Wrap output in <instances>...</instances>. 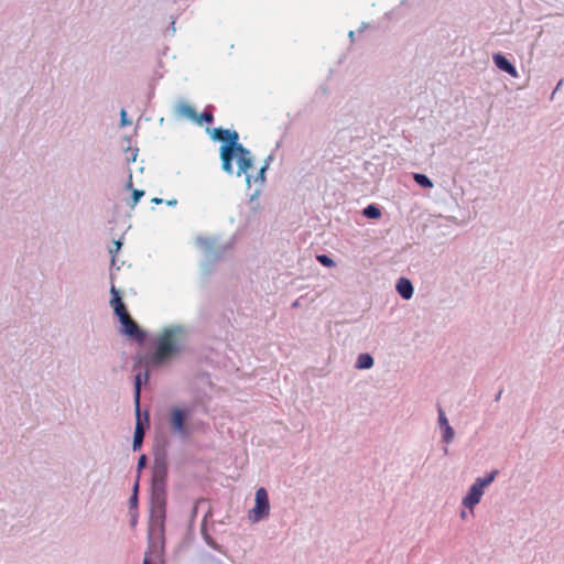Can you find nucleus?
I'll list each match as a JSON object with an SVG mask.
<instances>
[{
    "label": "nucleus",
    "instance_id": "19",
    "mask_svg": "<svg viewBox=\"0 0 564 564\" xmlns=\"http://www.w3.org/2000/svg\"><path fill=\"white\" fill-rule=\"evenodd\" d=\"M316 259L324 267H327V268L335 267V261L332 258H329L328 256H326V254H318L316 257Z\"/></svg>",
    "mask_w": 564,
    "mask_h": 564
},
{
    "label": "nucleus",
    "instance_id": "31",
    "mask_svg": "<svg viewBox=\"0 0 564 564\" xmlns=\"http://www.w3.org/2000/svg\"><path fill=\"white\" fill-rule=\"evenodd\" d=\"M166 204L169 206H175L177 204V200L176 199H171V200H167Z\"/></svg>",
    "mask_w": 564,
    "mask_h": 564
},
{
    "label": "nucleus",
    "instance_id": "1",
    "mask_svg": "<svg viewBox=\"0 0 564 564\" xmlns=\"http://www.w3.org/2000/svg\"><path fill=\"white\" fill-rule=\"evenodd\" d=\"M212 138L221 140L226 143L220 147V159L223 170L229 174H234L232 160L237 161V176L246 175V183L251 187V175L248 170L253 164L251 152L238 142L239 135L235 130L216 128L213 130Z\"/></svg>",
    "mask_w": 564,
    "mask_h": 564
},
{
    "label": "nucleus",
    "instance_id": "17",
    "mask_svg": "<svg viewBox=\"0 0 564 564\" xmlns=\"http://www.w3.org/2000/svg\"><path fill=\"white\" fill-rule=\"evenodd\" d=\"M111 293L113 295L112 300H111V305L112 307H119L121 308V306L123 305V302L119 295V292L117 291V289L112 285L111 286Z\"/></svg>",
    "mask_w": 564,
    "mask_h": 564
},
{
    "label": "nucleus",
    "instance_id": "29",
    "mask_svg": "<svg viewBox=\"0 0 564 564\" xmlns=\"http://www.w3.org/2000/svg\"><path fill=\"white\" fill-rule=\"evenodd\" d=\"M145 460H147V458H145V456H144V455H142V456L139 458V462H138V467H139V469L144 467V465H145Z\"/></svg>",
    "mask_w": 564,
    "mask_h": 564
},
{
    "label": "nucleus",
    "instance_id": "23",
    "mask_svg": "<svg viewBox=\"0 0 564 564\" xmlns=\"http://www.w3.org/2000/svg\"><path fill=\"white\" fill-rule=\"evenodd\" d=\"M137 155H138V150L137 149H128L127 150V155H126L127 162L128 163L134 162L135 159H137Z\"/></svg>",
    "mask_w": 564,
    "mask_h": 564
},
{
    "label": "nucleus",
    "instance_id": "14",
    "mask_svg": "<svg viewBox=\"0 0 564 564\" xmlns=\"http://www.w3.org/2000/svg\"><path fill=\"white\" fill-rule=\"evenodd\" d=\"M144 437V431L140 423L137 424L133 436V451L140 449Z\"/></svg>",
    "mask_w": 564,
    "mask_h": 564
},
{
    "label": "nucleus",
    "instance_id": "15",
    "mask_svg": "<svg viewBox=\"0 0 564 564\" xmlns=\"http://www.w3.org/2000/svg\"><path fill=\"white\" fill-rule=\"evenodd\" d=\"M413 178L423 188L433 187V182L425 174L414 173Z\"/></svg>",
    "mask_w": 564,
    "mask_h": 564
},
{
    "label": "nucleus",
    "instance_id": "8",
    "mask_svg": "<svg viewBox=\"0 0 564 564\" xmlns=\"http://www.w3.org/2000/svg\"><path fill=\"white\" fill-rule=\"evenodd\" d=\"M121 323V332L127 335L128 337L135 339L138 341L144 340V333L139 328L137 323L130 317H124Z\"/></svg>",
    "mask_w": 564,
    "mask_h": 564
},
{
    "label": "nucleus",
    "instance_id": "27",
    "mask_svg": "<svg viewBox=\"0 0 564 564\" xmlns=\"http://www.w3.org/2000/svg\"><path fill=\"white\" fill-rule=\"evenodd\" d=\"M121 248V242L120 241H113V248H110L109 251L110 253H115V252H118Z\"/></svg>",
    "mask_w": 564,
    "mask_h": 564
},
{
    "label": "nucleus",
    "instance_id": "4",
    "mask_svg": "<svg viewBox=\"0 0 564 564\" xmlns=\"http://www.w3.org/2000/svg\"><path fill=\"white\" fill-rule=\"evenodd\" d=\"M193 411L194 405L189 404H176L169 409L167 424L170 431L180 440H188L202 425L199 421H192Z\"/></svg>",
    "mask_w": 564,
    "mask_h": 564
},
{
    "label": "nucleus",
    "instance_id": "25",
    "mask_svg": "<svg viewBox=\"0 0 564 564\" xmlns=\"http://www.w3.org/2000/svg\"><path fill=\"white\" fill-rule=\"evenodd\" d=\"M205 541H206V543H207L210 547H213L214 550H216V551H218V552L223 553L221 546H220V545H218V544H217V543H216V542H215L210 536L206 535V536H205Z\"/></svg>",
    "mask_w": 564,
    "mask_h": 564
},
{
    "label": "nucleus",
    "instance_id": "2",
    "mask_svg": "<svg viewBox=\"0 0 564 564\" xmlns=\"http://www.w3.org/2000/svg\"><path fill=\"white\" fill-rule=\"evenodd\" d=\"M187 341V332L182 326H171L155 339V350L150 357V364L160 366L180 352Z\"/></svg>",
    "mask_w": 564,
    "mask_h": 564
},
{
    "label": "nucleus",
    "instance_id": "12",
    "mask_svg": "<svg viewBox=\"0 0 564 564\" xmlns=\"http://www.w3.org/2000/svg\"><path fill=\"white\" fill-rule=\"evenodd\" d=\"M149 380V373L145 370L144 372H138L134 378V400L137 406H139L140 402V391H141V384L147 383Z\"/></svg>",
    "mask_w": 564,
    "mask_h": 564
},
{
    "label": "nucleus",
    "instance_id": "5",
    "mask_svg": "<svg viewBox=\"0 0 564 564\" xmlns=\"http://www.w3.org/2000/svg\"><path fill=\"white\" fill-rule=\"evenodd\" d=\"M498 474L499 471L494 469L482 477L475 478L466 495L462 498V507L467 509L470 516H474L476 506L480 503L486 490L495 481Z\"/></svg>",
    "mask_w": 564,
    "mask_h": 564
},
{
    "label": "nucleus",
    "instance_id": "33",
    "mask_svg": "<svg viewBox=\"0 0 564 564\" xmlns=\"http://www.w3.org/2000/svg\"><path fill=\"white\" fill-rule=\"evenodd\" d=\"M152 202L154 204H161L163 200L161 198L155 197V198L152 199Z\"/></svg>",
    "mask_w": 564,
    "mask_h": 564
},
{
    "label": "nucleus",
    "instance_id": "3",
    "mask_svg": "<svg viewBox=\"0 0 564 564\" xmlns=\"http://www.w3.org/2000/svg\"><path fill=\"white\" fill-rule=\"evenodd\" d=\"M165 518L164 501L156 498L152 508V519L149 529V546L145 552L143 564L163 563V528Z\"/></svg>",
    "mask_w": 564,
    "mask_h": 564
},
{
    "label": "nucleus",
    "instance_id": "10",
    "mask_svg": "<svg viewBox=\"0 0 564 564\" xmlns=\"http://www.w3.org/2000/svg\"><path fill=\"white\" fill-rule=\"evenodd\" d=\"M271 160H272V156L271 155L268 156V159L265 160L264 165L259 170L258 174L254 177L251 176V184L253 183V184H258L259 185V188H257L251 194V196H250V200L251 202L256 200L259 197V195H260L261 187H262V185L265 182V172H267V170L269 167V164H270Z\"/></svg>",
    "mask_w": 564,
    "mask_h": 564
},
{
    "label": "nucleus",
    "instance_id": "9",
    "mask_svg": "<svg viewBox=\"0 0 564 564\" xmlns=\"http://www.w3.org/2000/svg\"><path fill=\"white\" fill-rule=\"evenodd\" d=\"M492 61L497 68L509 74L513 78L519 77V73L517 68L503 56L501 53H495L492 55Z\"/></svg>",
    "mask_w": 564,
    "mask_h": 564
},
{
    "label": "nucleus",
    "instance_id": "35",
    "mask_svg": "<svg viewBox=\"0 0 564 564\" xmlns=\"http://www.w3.org/2000/svg\"><path fill=\"white\" fill-rule=\"evenodd\" d=\"M132 177V175L130 174V178ZM132 186V181L130 180L129 183H128V187L130 188Z\"/></svg>",
    "mask_w": 564,
    "mask_h": 564
},
{
    "label": "nucleus",
    "instance_id": "32",
    "mask_svg": "<svg viewBox=\"0 0 564 564\" xmlns=\"http://www.w3.org/2000/svg\"><path fill=\"white\" fill-rule=\"evenodd\" d=\"M368 28H369V25H368V24H366V23H364V24L361 25V28L359 29V31H358V32H359V33H362V32H364V30H366V29H368Z\"/></svg>",
    "mask_w": 564,
    "mask_h": 564
},
{
    "label": "nucleus",
    "instance_id": "13",
    "mask_svg": "<svg viewBox=\"0 0 564 564\" xmlns=\"http://www.w3.org/2000/svg\"><path fill=\"white\" fill-rule=\"evenodd\" d=\"M373 366V358L369 354H360L357 357L355 368L356 369H369Z\"/></svg>",
    "mask_w": 564,
    "mask_h": 564
},
{
    "label": "nucleus",
    "instance_id": "26",
    "mask_svg": "<svg viewBox=\"0 0 564 564\" xmlns=\"http://www.w3.org/2000/svg\"><path fill=\"white\" fill-rule=\"evenodd\" d=\"M131 122L130 120L128 119V115H127V111L124 109H122L120 111V126L121 127H126V126H129Z\"/></svg>",
    "mask_w": 564,
    "mask_h": 564
},
{
    "label": "nucleus",
    "instance_id": "24",
    "mask_svg": "<svg viewBox=\"0 0 564 564\" xmlns=\"http://www.w3.org/2000/svg\"><path fill=\"white\" fill-rule=\"evenodd\" d=\"M213 120H214V116H213V113H212L210 111H207V110H206V111H204V112L202 113L200 119H199L198 121H199V122L205 121V122H207V123H212V122H213Z\"/></svg>",
    "mask_w": 564,
    "mask_h": 564
},
{
    "label": "nucleus",
    "instance_id": "11",
    "mask_svg": "<svg viewBox=\"0 0 564 564\" xmlns=\"http://www.w3.org/2000/svg\"><path fill=\"white\" fill-rule=\"evenodd\" d=\"M395 290L403 300H410L413 296L414 288L408 278H400L397 281Z\"/></svg>",
    "mask_w": 564,
    "mask_h": 564
},
{
    "label": "nucleus",
    "instance_id": "28",
    "mask_svg": "<svg viewBox=\"0 0 564 564\" xmlns=\"http://www.w3.org/2000/svg\"><path fill=\"white\" fill-rule=\"evenodd\" d=\"M469 514H470V512H469L467 509H465V508H464V509L460 511L459 517H460V519L465 520V519H467V518H468V516H469Z\"/></svg>",
    "mask_w": 564,
    "mask_h": 564
},
{
    "label": "nucleus",
    "instance_id": "16",
    "mask_svg": "<svg viewBox=\"0 0 564 564\" xmlns=\"http://www.w3.org/2000/svg\"><path fill=\"white\" fill-rule=\"evenodd\" d=\"M364 216H366L367 218H371V219H376V218H379L381 216V210L378 206L376 205H369L367 206L364 212H362Z\"/></svg>",
    "mask_w": 564,
    "mask_h": 564
},
{
    "label": "nucleus",
    "instance_id": "20",
    "mask_svg": "<svg viewBox=\"0 0 564 564\" xmlns=\"http://www.w3.org/2000/svg\"><path fill=\"white\" fill-rule=\"evenodd\" d=\"M144 195V191L133 189L132 191V197L131 202L128 203V205L133 208L140 200V198Z\"/></svg>",
    "mask_w": 564,
    "mask_h": 564
},
{
    "label": "nucleus",
    "instance_id": "6",
    "mask_svg": "<svg viewBox=\"0 0 564 564\" xmlns=\"http://www.w3.org/2000/svg\"><path fill=\"white\" fill-rule=\"evenodd\" d=\"M269 495L264 487H260L254 494V506L248 511V520L250 523H259L270 516Z\"/></svg>",
    "mask_w": 564,
    "mask_h": 564
},
{
    "label": "nucleus",
    "instance_id": "30",
    "mask_svg": "<svg viewBox=\"0 0 564 564\" xmlns=\"http://www.w3.org/2000/svg\"><path fill=\"white\" fill-rule=\"evenodd\" d=\"M348 36H349V39H350V42L352 43V42L355 41V32H354V31H350V32L348 33Z\"/></svg>",
    "mask_w": 564,
    "mask_h": 564
},
{
    "label": "nucleus",
    "instance_id": "7",
    "mask_svg": "<svg viewBox=\"0 0 564 564\" xmlns=\"http://www.w3.org/2000/svg\"><path fill=\"white\" fill-rule=\"evenodd\" d=\"M437 414V423L442 431V441L446 444H449L455 437V432L442 408H438Z\"/></svg>",
    "mask_w": 564,
    "mask_h": 564
},
{
    "label": "nucleus",
    "instance_id": "22",
    "mask_svg": "<svg viewBox=\"0 0 564 564\" xmlns=\"http://www.w3.org/2000/svg\"><path fill=\"white\" fill-rule=\"evenodd\" d=\"M115 313L119 317L120 321H122L124 317L130 316L129 313L127 312L124 304L121 306V308L115 307Z\"/></svg>",
    "mask_w": 564,
    "mask_h": 564
},
{
    "label": "nucleus",
    "instance_id": "21",
    "mask_svg": "<svg viewBox=\"0 0 564 564\" xmlns=\"http://www.w3.org/2000/svg\"><path fill=\"white\" fill-rule=\"evenodd\" d=\"M178 111H180L182 115H184V116H186V117H188V118H193V119H194V118H195V116H196V115H195L194 109H193L191 106L186 105V104L181 105V106L178 107Z\"/></svg>",
    "mask_w": 564,
    "mask_h": 564
},
{
    "label": "nucleus",
    "instance_id": "34",
    "mask_svg": "<svg viewBox=\"0 0 564 564\" xmlns=\"http://www.w3.org/2000/svg\"><path fill=\"white\" fill-rule=\"evenodd\" d=\"M131 502H137V494H134L133 497L131 498Z\"/></svg>",
    "mask_w": 564,
    "mask_h": 564
},
{
    "label": "nucleus",
    "instance_id": "18",
    "mask_svg": "<svg viewBox=\"0 0 564 564\" xmlns=\"http://www.w3.org/2000/svg\"><path fill=\"white\" fill-rule=\"evenodd\" d=\"M197 243L202 247L207 253L210 252L213 242L207 238H197ZM207 257L212 258V254H207Z\"/></svg>",
    "mask_w": 564,
    "mask_h": 564
}]
</instances>
